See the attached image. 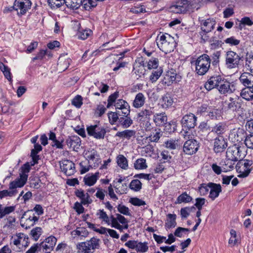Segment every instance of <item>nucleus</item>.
<instances>
[{
  "mask_svg": "<svg viewBox=\"0 0 253 253\" xmlns=\"http://www.w3.org/2000/svg\"><path fill=\"white\" fill-rule=\"evenodd\" d=\"M156 42L158 47L165 54L173 51L177 44L174 38L167 33L159 34Z\"/></svg>",
  "mask_w": 253,
  "mask_h": 253,
  "instance_id": "1",
  "label": "nucleus"
},
{
  "mask_svg": "<svg viewBox=\"0 0 253 253\" xmlns=\"http://www.w3.org/2000/svg\"><path fill=\"white\" fill-rule=\"evenodd\" d=\"M101 241L97 237H93L85 242L79 243L76 245L78 253H93L99 250Z\"/></svg>",
  "mask_w": 253,
  "mask_h": 253,
  "instance_id": "2",
  "label": "nucleus"
},
{
  "mask_svg": "<svg viewBox=\"0 0 253 253\" xmlns=\"http://www.w3.org/2000/svg\"><path fill=\"white\" fill-rule=\"evenodd\" d=\"M198 21L201 30L199 33V36L201 41L205 42L209 39L207 34L214 29L216 22L215 19L213 18L204 19L203 17H199Z\"/></svg>",
  "mask_w": 253,
  "mask_h": 253,
  "instance_id": "3",
  "label": "nucleus"
},
{
  "mask_svg": "<svg viewBox=\"0 0 253 253\" xmlns=\"http://www.w3.org/2000/svg\"><path fill=\"white\" fill-rule=\"evenodd\" d=\"M211 59L206 54H203L197 58L195 62V72L197 74L203 76L206 74L211 66Z\"/></svg>",
  "mask_w": 253,
  "mask_h": 253,
  "instance_id": "4",
  "label": "nucleus"
},
{
  "mask_svg": "<svg viewBox=\"0 0 253 253\" xmlns=\"http://www.w3.org/2000/svg\"><path fill=\"white\" fill-rule=\"evenodd\" d=\"M225 58V65L226 68L228 69H233L239 67L242 57L236 52L229 50L226 52Z\"/></svg>",
  "mask_w": 253,
  "mask_h": 253,
  "instance_id": "5",
  "label": "nucleus"
},
{
  "mask_svg": "<svg viewBox=\"0 0 253 253\" xmlns=\"http://www.w3.org/2000/svg\"><path fill=\"white\" fill-rule=\"evenodd\" d=\"M245 156L244 148L234 144L229 146L226 151V157L234 161L242 160Z\"/></svg>",
  "mask_w": 253,
  "mask_h": 253,
  "instance_id": "6",
  "label": "nucleus"
},
{
  "mask_svg": "<svg viewBox=\"0 0 253 253\" xmlns=\"http://www.w3.org/2000/svg\"><path fill=\"white\" fill-rule=\"evenodd\" d=\"M253 162L250 160H240L237 163L236 166V169L237 172L239 173V177L245 178L247 177L251 171L252 168L250 167L253 165Z\"/></svg>",
  "mask_w": 253,
  "mask_h": 253,
  "instance_id": "7",
  "label": "nucleus"
},
{
  "mask_svg": "<svg viewBox=\"0 0 253 253\" xmlns=\"http://www.w3.org/2000/svg\"><path fill=\"white\" fill-rule=\"evenodd\" d=\"M25 218V221L24 223L21 220V226L25 227L26 229L30 228L34 226L36 222L39 219V216H37L33 212V211H28L25 212L22 216V219Z\"/></svg>",
  "mask_w": 253,
  "mask_h": 253,
  "instance_id": "8",
  "label": "nucleus"
},
{
  "mask_svg": "<svg viewBox=\"0 0 253 253\" xmlns=\"http://www.w3.org/2000/svg\"><path fill=\"white\" fill-rule=\"evenodd\" d=\"M31 5L30 0H15L14 2V7L19 16L24 15L30 9Z\"/></svg>",
  "mask_w": 253,
  "mask_h": 253,
  "instance_id": "9",
  "label": "nucleus"
},
{
  "mask_svg": "<svg viewBox=\"0 0 253 253\" xmlns=\"http://www.w3.org/2000/svg\"><path fill=\"white\" fill-rule=\"evenodd\" d=\"M86 130L89 135L99 139H103L106 133L104 127L96 125L87 127Z\"/></svg>",
  "mask_w": 253,
  "mask_h": 253,
  "instance_id": "10",
  "label": "nucleus"
},
{
  "mask_svg": "<svg viewBox=\"0 0 253 253\" xmlns=\"http://www.w3.org/2000/svg\"><path fill=\"white\" fill-rule=\"evenodd\" d=\"M228 146L227 140L222 136L216 137L214 139L213 150L215 153H221L225 151Z\"/></svg>",
  "mask_w": 253,
  "mask_h": 253,
  "instance_id": "11",
  "label": "nucleus"
},
{
  "mask_svg": "<svg viewBox=\"0 0 253 253\" xmlns=\"http://www.w3.org/2000/svg\"><path fill=\"white\" fill-rule=\"evenodd\" d=\"M197 117L192 113L184 116L181 123L183 127L187 129L194 128L196 125Z\"/></svg>",
  "mask_w": 253,
  "mask_h": 253,
  "instance_id": "12",
  "label": "nucleus"
},
{
  "mask_svg": "<svg viewBox=\"0 0 253 253\" xmlns=\"http://www.w3.org/2000/svg\"><path fill=\"white\" fill-rule=\"evenodd\" d=\"M199 147V143L197 140L189 139L184 143L183 150L186 154L192 155L198 151Z\"/></svg>",
  "mask_w": 253,
  "mask_h": 253,
  "instance_id": "13",
  "label": "nucleus"
},
{
  "mask_svg": "<svg viewBox=\"0 0 253 253\" xmlns=\"http://www.w3.org/2000/svg\"><path fill=\"white\" fill-rule=\"evenodd\" d=\"M172 10L177 13H185L189 11L188 0H179L171 6Z\"/></svg>",
  "mask_w": 253,
  "mask_h": 253,
  "instance_id": "14",
  "label": "nucleus"
},
{
  "mask_svg": "<svg viewBox=\"0 0 253 253\" xmlns=\"http://www.w3.org/2000/svg\"><path fill=\"white\" fill-rule=\"evenodd\" d=\"M60 166L62 171L67 175H72L74 173L75 164L72 161L68 160H62L60 162Z\"/></svg>",
  "mask_w": 253,
  "mask_h": 253,
  "instance_id": "15",
  "label": "nucleus"
},
{
  "mask_svg": "<svg viewBox=\"0 0 253 253\" xmlns=\"http://www.w3.org/2000/svg\"><path fill=\"white\" fill-rule=\"evenodd\" d=\"M85 155L88 163L91 165H93V167H95L98 166L100 163L99 156L96 151L93 149L88 151L85 153Z\"/></svg>",
  "mask_w": 253,
  "mask_h": 253,
  "instance_id": "16",
  "label": "nucleus"
},
{
  "mask_svg": "<svg viewBox=\"0 0 253 253\" xmlns=\"http://www.w3.org/2000/svg\"><path fill=\"white\" fill-rule=\"evenodd\" d=\"M154 113L153 107L146 106L138 113V117L140 118V121H146L148 123L150 120L151 116Z\"/></svg>",
  "mask_w": 253,
  "mask_h": 253,
  "instance_id": "17",
  "label": "nucleus"
},
{
  "mask_svg": "<svg viewBox=\"0 0 253 253\" xmlns=\"http://www.w3.org/2000/svg\"><path fill=\"white\" fill-rule=\"evenodd\" d=\"M71 235L76 240H82L88 236V232L85 228L80 227L72 231Z\"/></svg>",
  "mask_w": 253,
  "mask_h": 253,
  "instance_id": "18",
  "label": "nucleus"
},
{
  "mask_svg": "<svg viewBox=\"0 0 253 253\" xmlns=\"http://www.w3.org/2000/svg\"><path fill=\"white\" fill-rule=\"evenodd\" d=\"M239 81L246 87H253V75L250 73H242L239 77Z\"/></svg>",
  "mask_w": 253,
  "mask_h": 253,
  "instance_id": "19",
  "label": "nucleus"
},
{
  "mask_svg": "<svg viewBox=\"0 0 253 253\" xmlns=\"http://www.w3.org/2000/svg\"><path fill=\"white\" fill-rule=\"evenodd\" d=\"M28 178V175L20 176V178H17L9 183V189L17 190V188L22 187L26 183Z\"/></svg>",
  "mask_w": 253,
  "mask_h": 253,
  "instance_id": "20",
  "label": "nucleus"
},
{
  "mask_svg": "<svg viewBox=\"0 0 253 253\" xmlns=\"http://www.w3.org/2000/svg\"><path fill=\"white\" fill-rule=\"evenodd\" d=\"M220 75H214L211 77L205 84V88L210 91L217 86V84L220 82Z\"/></svg>",
  "mask_w": 253,
  "mask_h": 253,
  "instance_id": "21",
  "label": "nucleus"
},
{
  "mask_svg": "<svg viewBox=\"0 0 253 253\" xmlns=\"http://www.w3.org/2000/svg\"><path fill=\"white\" fill-rule=\"evenodd\" d=\"M230 137L234 142H240L243 141L246 137L245 132L243 129H234L230 134Z\"/></svg>",
  "mask_w": 253,
  "mask_h": 253,
  "instance_id": "22",
  "label": "nucleus"
},
{
  "mask_svg": "<svg viewBox=\"0 0 253 253\" xmlns=\"http://www.w3.org/2000/svg\"><path fill=\"white\" fill-rule=\"evenodd\" d=\"M235 90V86L233 84L227 81L226 79L220 87H218V91L220 93L222 94H230L233 92Z\"/></svg>",
  "mask_w": 253,
  "mask_h": 253,
  "instance_id": "23",
  "label": "nucleus"
},
{
  "mask_svg": "<svg viewBox=\"0 0 253 253\" xmlns=\"http://www.w3.org/2000/svg\"><path fill=\"white\" fill-rule=\"evenodd\" d=\"M57 241L56 238L53 236H50L40 243V246L43 249L53 250Z\"/></svg>",
  "mask_w": 253,
  "mask_h": 253,
  "instance_id": "24",
  "label": "nucleus"
},
{
  "mask_svg": "<svg viewBox=\"0 0 253 253\" xmlns=\"http://www.w3.org/2000/svg\"><path fill=\"white\" fill-rule=\"evenodd\" d=\"M67 145L74 150L79 149L81 144L80 138L77 135H73L69 137L66 140Z\"/></svg>",
  "mask_w": 253,
  "mask_h": 253,
  "instance_id": "25",
  "label": "nucleus"
},
{
  "mask_svg": "<svg viewBox=\"0 0 253 253\" xmlns=\"http://www.w3.org/2000/svg\"><path fill=\"white\" fill-rule=\"evenodd\" d=\"M210 185H211V190L209 197L212 200H214L219 196V193L221 192V186L219 184H215L212 182H210Z\"/></svg>",
  "mask_w": 253,
  "mask_h": 253,
  "instance_id": "26",
  "label": "nucleus"
},
{
  "mask_svg": "<svg viewBox=\"0 0 253 253\" xmlns=\"http://www.w3.org/2000/svg\"><path fill=\"white\" fill-rule=\"evenodd\" d=\"M75 194L77 197L81 200V203L84 205L90 204L92 201L88 193H84L83 190H76Z\"/></svg>",
  "mask_w": 253,
  "mask_h": 253,
  "instance_id": "27",
  "label": "nucleus"
},
{
  "mask_svg": "<svg viewBox=\"0 0 253 253\" xmlns=\"http://www.w3.org/2000/svg\"><path fill=\"white\" fill-rule=\"evenodd\" d=\"M153 121L157 126H162L167 122V116L165 113L156 114L153 116Z\"/></svg>",
  "mask_w": 253,
  "mask_h": 253,
  "instance_id": "28",
  "label": "nucleus"
},
{
  "mask_svg": "<svg viewBox=\"0 0 253 253\" xmlns=\"http://www.w3.org/2000/svg\"><path fill=\"white\" fill-rule=\"evenodd\" d=\"M241 96L246 100H253V87H245L240 93Z\"/></svg>",
  "mask_w": 253,
  "mask_h": 253,
  "instance_id": "29",
  "label": "nucleus"
},
{
  "mask_svg": "<svg viewBox=\"0 0 253 253\" xmlns=\"http://www.w3.org/2000/svg\"><path fill=\"white\" fill-rule=\"evenodd\" d=\"M145 102V97L142 93H137L133 102V106L134 108H139L143 106Z\"/></svg>",
  "mask_w": 253,
  "mask_h": 253,
  "instance_id": "30",
  "label": "nucleus"
},
{
  "mask_svg": "<svg viewBox=\"0 0 253 253\" xmlns=\"http://www.w3.org/2000/svg\"><path fill=\"white\" fill-rule=\"evenodd\" d=\"M161 102L162 107L167 109L172 106L173 100L170 94L167 93L162 96Z\"/></svg>",
  "mask_w": 253,
  "mask_h": 253,
  "instance_id": "31",
  "label": "nucleus"
},
{
  "mask_svg": "<svg viewBox=\"0 0 253 253\" xmlns=\"http://www.w3.org/2000/svg\"><path fill=\"white\" fill-rule=\"evenodd\" d=\"M176 215L175 214L169 213L167 215V219L165 223V227L167 229L175 227L176 225Z\"/></svg>",
  "mask_w": 253,
  "mask_h": 253,
  "instance_id": "32",
  "label": "nucleus"
},
{
  "mask_svg": "<svg viewBox=\"0 0 253 253\" xmlns=\"http://www.w3.org/2000/svg\"><path fill=\"white\" fill-rule=\"evenodd\" d=\"M116 162L118 166L121 169H126L128 168L127 160L123 155H119L116 158Z\"/></svg>",
  "mask_w": 253,
  "mask_h": 253,
  "instance_id": "33",
  "label": "nucleus"
},
{
  "mask_svg": "<svg viewBox=\"0 0 253 253\" xmlns=\"http://www.w3.org/2000/svg\"><path fill=\"white\" fill-rule=\"evenodd\" d=\"M235 162L226 157L225 160L224 161H222L220 164L223 170L225 171H227L233 169Z\"/></svg>",
  "mask_w": 253,
  "mask_h": 253,
  "instance_id": "34",
  "label": "nucleus"
},
{
  "mask_svg": "<svg viewBox=\"0 0 253 253\" xmlns=\"http://www.w3.org/2000/svg\"><path fill=\"white\" fill-rule=\"evenodd\" d=\"M225 128L226 125L224 123H219L212 127L211 132L217 135H221L225 131Z\"/></svg>",
  "mask_w": 253,
  "mask_h": 253,
  "instance_id": "35",
  "label": "nucleus"
},
{
  "mask_svg": "<svg viewBox=\"0 0 253 253\" xmlns=\"http://www.w3.org/2000/svg\"><path fill=\"white\" fill-rule=\"evenodd\" d=\"M119 123L124 128H127L132 124L133 121L128 116H124L120 118Z\"/></svg>",
  "mask_w": 253,
  "mask_h": 253,
  "instance_id": "36",
  "label": "nucleus"
},
{
  "mask_svg": "<svg viewBox=\"0 0 253 253\" xmlns=\"http://www.w3.org/2000/svg\"><path fill=\"white\" fill-rule=\"evenodd\" d=\"M99 172H96L95 174L91 175V176H85L84 178V181L85 185L88 186L93 185L96 182Z\"/></svg>",
  "mask_w": 253,
  "mask_h": 253,
  "instance_id": "37",
  "label": "nucleus"
},
{
  "mask_svg": "<svg viewBox=\"0 0 253 253\" xmlns=\"http://www.w3.org/2000/svg\"><path fill=\"white\" fill-rule=\"evenodd\" d=\"M66 6L73 9H77L81 6L82 0H64Z\"/></svg>",
  "mask_w": 253,
  "mask_h": 253,
  "instance_id": "38",
  "label": "nucleus"
},
{
  "mask_svg": "<svg viewBox=\"0 0 253 253\" xmlns=\"http://www.w3.org/2000/svg\"><path fill=\"white\" fill-rule=\"evenodd\" d=\"M135 133V131L133 130L126 129L123 131H118L116 134V136L129 139L130 137L134 136Z\"/></svg>",
  "mask_w": 253,
  "mask_h": 253,
  "instance_id": "39",
  "label": "nucleus"
},
{
  "mask_svg": "<svg viewBox=\"0 0 253 253\" xmlns=\"http://www.w3.org/2000/svg\"><path fill=\"white\" fill-rule=\"evenodd\" d=\"M17 239H14L13 241L14 245L18 246L20 244L24 245V242H26V245L24 246H27V241L28 240V237L23 233H19L17 236Z\"/></svg>",
  "mask_w": 253,
  "mask_h": 253,
  "instance_id": "40",
  "label": "nucleus"
},
{
  "mask_svg": "<svg viewBox=\"0 0 253 253\" xmlns=\"http://www.w3.org/2000/svg\"><path fill=\"white\" fill-rule=\"evenodd\" d=\"M96 215L98 216L100 219L104 221L106 223L109 225L111 224V220L110 217H109L106 212L103 210H99L96 212Z\"/></svg>",
  "mask_w": 253,
  "mask_h": 253,
  "instance_id": "41",
  "label": "nucleus"
},
{
  "mask_svg": "<svg viewBox=\"0 0 253 253\" xmlns=\"http://www.w3.org/2000/svg\"><path fill=\"white\" fill-rule=\"evenodd\" d=\"M192 200V198L188 195L186 192H184L180 195L177 198L176 204H181L182 203H187Z\"/></svg>",
  "mask_w": 253,
  "mask_h": 253,
  "instance_id": "42",
  "label": "nucleus"
},
{
  "mask_svg": "<svg viewBox=\"0 0 253 253\" xmlns=\"http://www.w3.org/2000/svg\"><path fill=\"white\" fill-rule=\"evenodd\" d=\"M15 209V206H9L4 208L2 205H0V218H2L6 214L13 212Z\"/></svg>",
  "mask_w": 253,
  "mask_h": 253,
  "instance_id": "43",
  "label": "nucleus"
},
{
  "mask_svg": "<svg viewBox=\"0 0 253 253\" xmlns=\"http://www.w3.org/2000/svg\"><path fill=\"white\" fill-rule=\"evenodd\" d=\"M108 119L111 124L113 125L118 121H119V116H121V111L118 110L116 112H110L108 113Z\"/></svg>",
  "mask_w": 253,
  "mask_h": 253,
  "instance_id": "44",
  "label": "nucleus"
},
{
  "mask_svg": "<svg viewBox=\"0 0 253 253\" xmlns=\"http://www.w3.org/2000/svg\"><path fill=\"white\" fill-rule=\"evenodd\" d=\"M205 3L202 1V0H191L188 1V5L189 8V11H193L196 9L198 10L201 6V3Z\"/></svg>",
  "mask_w": 253,
  "mask_h": 253,
  "instance_id": "45",
  "label": "nucleus"
},
{
  "mask_svg": "<svg viewBox=\"0 0 253 253\" xmlns=\"http://www.w3.org/2000/svg\"><path fill=\"white\" fill-rule=\"evenodd\" d=\"M0 69L2 72L4 77L9 81H11L12 78L10 69L3 63L0 62Z\"/></svg>",
  "mask_w": 253,
  "mask_h": 253,
  "instance_id": "46",
  "label": "nucleus"
},
{
  "mask_svg": "<svg viewBox=\"0 0 253 253\" xmlns=\"http://www.w3.org/2000/svg\"><path fill=\"white\" fill-rule=\"evenodd\" d=\"M134 167L136 169H143L147 168L146 160L143 158L138 159L134 164Z\"/></svg>",
  "mask_w": 253,
  "mask_h": 253,
  "instance_id": "47",
  "label": "nucleus"
},
{
  "mask_svg": "<svg viewBox=\"0 0 253 253\" xmlns=\"http://www.w3.org/2000/svg\"><path fill=\"white\" fill-rule=\"evenodd\" d=\"M129 187L133 191H139L142 188V183L138 179H134L130 182Z\"/></svg>",
  "mask_w": 253,
  "mask_h": 253,
  "instance_id": "48",
  "label": "nucleus"
},
{
  "mask_svg": "<svg viewBox=\"0 0 253 253\" xmlns=\"http://www.w3.org/2000/svg\"><path fill=\"white\" fill-rule=\"evenodd\" d=\"M42 228L40 227H37L31 231L30 234L34 240L37 241L42 235Z\"/></svg>",
  "mask_w": 253,
  "mask_h": 253,
  "instance_id": "49",
  "label": "nucleus"
},
{
  "mask_svg": "<svg viewBox=\"0 0 253 253\" xmlns=\"http://www.w3.org/2000/svg\"><path fill=\"white\" fill-rule=\"evenodd\" d=\"M207 116H208L211 119H218L220 117V111L217 109H211L207 113Z\"/></svg>",
  "mask_w": 253,
  "mask_h": 253,
  "instance_id": "50",
  "label": "nucleus"
},
{
  "mask_svg": "<svg viewBox=\"0 0 253 253\" xmlns=\"http://www.w3.org/2000/svg\"><path fill=\"white\" fill-rule=\"evenodd\" d=\"M8 191L7 190H4L0 191V198L2 199L5 197H13L16 195L17 193V190L9 189Z\"/></svg>",
  "mask_w": 253,
  "mask_h": 253,
  "instance_id": "51",
  "label": "nucleus"
},
{
  "mask_svg": "<svg viewBox=\"0 0 253 253\" xmlns=\"http://www.w3.org/2000/svg\"><path fill=\"white\" fill-rule=\"evenodd\" d=\"M148 243L147 242H138L137 244L136 251L137 252L145 253L148 250Z\"/></svg>",
  "mask_w": 253,
  "mask_h": 253,
  "instance_id": "52",
  "label": "nucleus"
},
{
  "mask_svg": "<svg viewBox=\"0 0 253 253\" xmlns=\"http://www.w3.org/2000/svg\"><path fill=\"white\" fill-rule=\"evenodd\" d=\"M195 210L194 207H185L183 208H181L180 210V215L182 218H187L190 213L193 211Z\"/></svg>",
  "mask_w": 253,
  "mask_h": 253,
  "instance_id": "53",
  "label": "nucleus"
},
{
  "mask_svg": "<svg viewBox=\"0 0 253 253\" xmlns=\"http://www.w3.org/2000/svg\"><path fill=\"white\" fill-rule=\"evenodd\" d=\"M130 12L133 13H140L146 12L145 7L143 5H135L130 9Z\"/></svg>",
  "mask_w": 253,
  "mask_h": 253,
  "instance_id": "54",
  "label": "nucleus"
},
{
  "mask_svg": "<svg viewBox=\"0 0 253 253\" xmlns=\"http://www.w3.org/2000/svg\"><path fill=\"white\" fill-rule=\"evenodd\" d=\"M177 141L170 139L165 142V147L170 150L175 149L178 147Z\"/></svg>",
  "mask_w": 253,
  "mask_h": 253,
  "instance_id": "55",
  "label": "nucleus"
},
{
  "mask_svg": "<svg viewBox=\"0 0 253 253\" xmlns=\"http://www.w3.org/2000/svg\"><path fill=\"white\" fill-rule=\"evenodd\" d=\"M119 97V92L116 91L114 93L110 95L107 100V108H110L112 105H113V103L115 102L116 100L117 99V98Z\"/></svg>",
  "mask_w": 253,
  "mask_h": 253,
  "instance_id": "56",
  "label": "nucleus"
},
{
  "mask_svg": "<svg viewBox=\"0 0 253 253\" xmlns=\"http://www.w3.org/2000/svg\"><path fill=\"white\" fill-rule=\"evenodd\" d=\"M209 188H211L210 183L208 184L202 183L199 187V191L201 195H205L208 194Z\"/></svg>",
  "mask_w": 253,
  "mask_h": 253,
  "instance_id": "57",
  "label": "nucleus"
},
{
  "mask_svg": "<svg viewBox=\"0 0 253 253\" xmlns=\"http://www.w3.org/2000/svg\"><path fill=\"white\" fill-rule=\"evenodd\" d=\"M92 0H82V5L86 10H89L91 7L95 6Z\"/></svg>",
  "mask_w": 253,
  "mask_h": 253,
  "instance_id": "58",
  "label": "nucleus"
},
{
  "mask_svg": "<svg viewBox=\"0 0 253 253\" xmlns=\"http://www.w3.org/2000/svg\"><path fill=\"white\" fill-rule=\"evenodd\" d=\"M163 71L161 69H158L157 71H153L150 77V80L152 83L155 82L161 76Z\"/></svg>",
  "mask_w": 253,
  "mask_h": 253,
  "instance_id": "59",
  "label": "nucleus"
},
{
  "mask_svg": "<svg viewBox=\"0 0 253 253\" xmlns=\"http://www.w3.org/2000/svg\"><path fill=\"white\" fill-rule=\"evenodd\" d=\"M159 65V60L156 58H152L148 62L147 66L149 69H156Z\"/></svg>",
  "mask_w": 253,
  "mask_h": 253,
  "instance_id": "60",
  "label": "nucleus"
},
{
  "mask_svg": "<svg viewBox=\"0 0 253 253\" xmlns=\"http://www.w3.org/2000/svg\"><path fill=\"white\" fill-rule=\"evenodd\" d=\"M64 0H47L48 4L51 8L52 7H60L63 3Z\"/></svg>",
  "mask_w": 253,
  "mask_h": 253,
  "instance_id": "61",
  "label": "nucleus"
},
{
  "mask_svg": "<svg viewBox=\"0 0 253 253\" xmlns=\"http://www.w3.org/2000/svg\"><path fill=\"white\" fill-rule=\"evenodd\" d=\"M111 220V227L119 230L121 232H122L124 228L123 225H121L118 222H117L115 219V217L113 215L110 216Z\"/></svg>",
  "mask_w": 253,
  "mask_h": 253,
  "instance_id": "62",
  "label": "nucleus"
},
{
  "mask_svg": "<svg viewBox=\"0 0 253 253\" xmlns=\"http://www.w3.org/2000/svg\"><path fill=\"white\" fill-rule=\"evenodd\" d=\"M245 137V145L248 148L253 149V134H249Z\"/></svg>",
  "mask_w": 253,
  "mask_h": 253,
  "instance_id": "63",
  "label": "nucleus"
},
{
  "mask_svg": "<svg viewBox=\"0 0 253 253\" xmlns=\"http://www.w3.org/2000/svg\"><path fill=\"white\" fill-rule=\"evenodd\" d=\"M130 203L135 206H141L146 205L145 201L138 198H132L130 199Z\"/></svg>",
  "mask_w": 253,
  "mask_h": 253,
  "instance_id": "64",
  "label": "nucleus"
}]
</instances>
